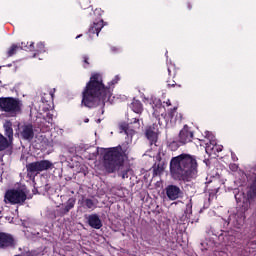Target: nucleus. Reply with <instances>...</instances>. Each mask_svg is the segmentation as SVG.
Returning <instances> with one entry per match:
<instances>
[{"label":"nucleus","instance_id":"aec40b11","mask_svg":"<svg viewBox=\"0 0 256 256\" xmlns=\"http://www.w3.org/2000/svg\"><path fill=\"white\" fill-rule=\"evenodd\" d=\"M25 43L22 42L21 46L17 44H12L11 47L7 51V57H13L19 51V49H23L22 47H25Z\"/></svg>","mask_w":256,"mask_h":256},{"label":"nucleus","instance_id":"ddd939ff","mask_svg":"<svg viewBox=\"0 0 256 256\" xmlns=\"http://www.w3.org/2000/svg\"><path fill=\"white\" fill-rule=\"evenodd\" d=\"M103 27H105V22L103 21V19L99 20L98 22H94L88 30V37H90V39H93V37H99V33H101V29H103Z\"/></svg>","mask_w":256,"mask_h":256},{"label":"nucleus","instance_id":"bb28decb","mask_svg":"<svg viewBox=\"0 0 256 256\" xmlns=\"http://www.w3.org/2000/svg\"><path fill=\"white\" fill-rule=\"evenodd\" d=\"M175 116L177 117V107L170 109L168 112V117H169V119H171V121H172L173 117H175Z\"/></svg>","mask_w":256,"mask_h":256},{"label":"nucleus","instance_id":"0eeeda50","mask_svg":"<svg viewBox=\"0 0 256 256\" xmlns=\"http://www.w3.org/2000/svg\"><path fill=\"white\" fill-rule=\"evenodd\" d=\"M48 169H53V164L49 160H40L36 162H31L26 165V171L28 175H34V173L48 171Z\"/></svg>","mask_w":256,"mask_h":256},{"label":"nucleus","instance_id":"4468645a","mask_svg":"<svg viewBox=\"0 0 256 256\" xmlns=\"http://www.w3.org/2000/svg\"><path fill=\"white\" fill-rule=\"evenodd\" d=\"M152 109H153V117L157 119V121L160 120L161 115L165 113V106H163V103L161 100H154L152 104Z\"/></svg>","mask_w":256,"mask_h":256},{"label":"nucleus","instance_id":"2eb2a0df","mask_svg":"<svg viewBox=\"0 0 256 256\" xmlns=\"http://www.w3.org/2000/svg\"><path fill=\"white\" fill-rule=\"evenodd\" d=\"M88 225L92 227V229H101V227H103V222H101L99 215L91 214L88 216Z\"/></svg>","mask_w":256,"mask_h":256},{"label":"nucleus","instance_id":"4be33fe9","mask_svg":"<svg viewBox=\"0 0 256 256\" xmlns=\"http://www.w3.org/2000/svg\"><path fill=\"white\" fill-rule=\"evenodd\" d=\"M151 235H152V233H151V230H149V229H143L141 231V239L143 241H149V239L151 238Z\"/></svg>","mask_w":256,"mask_h":256},{"label":"nucleus","instance_id":"a19ab883","mask_svg":"<svg viewBox=\"0 0 256 256\" xmlns=\"http://www.w3.org/2000/svg\"><path fill=\"white\" fill-rule=\"evenodd\" d=\"M179 117H180V119H181V114H179Z\"/></svg>","mask_w":256,"mask_h":256},{"label":"nucleus","instance_id":"7c9ffc66","mask_svg":"<svg viewBox=\"0 0 256 256\" xmlns=\"http://www.w3.org/2000/svg\"><path fill=\"white\" fill-rule=\"evenodd\" d=\"M215 149L218 153H221V151H223V146H215Z\"/></svg>","mask_w":256,"mask_h":256},{"label":"nucleus","instance_id":"39448f33","mask_svg":"<svg viewBox=\"0 0 256 256\" xmlns=\"http://www.w3.org/2000/svg\"><path fill=\"white\" fill-rule=\"evenodd\" d=\"M193 137L194 134L191 131V127L185 124L179 132L178 140L171 142L170 147L174 150L179 149L181 145H187V143H191V141H193Z\"/></svg>","mask_w":256,"mask_h":256},{"label":"nucleus","instance_id":"b1692460","mask_svg":"<svg viewBox=\"0 0 256 256\" xmlns=\"http://www.w3.org/2000/svg\"><path fill=\"white\" fill-rule=\"evenodd\" d=\"M79 5L81 9H89V7H91V0H85V1L80 0Z\"/></svg>","mask_w":256,"mask_h":256},{"label":"nucleus","instance_id":"e433bc0d","mask_svg":"<svg viewBox=\"0 0 256 256\" xmlns=\"http://www.w3.org/2000/svg\"><path fill=\"white\" fill-rule=\"evenodd\" d=\"M166 105H167V107H171V100H168V101L166 102Z\"/></svg>","mask_w":256,"mask_h":256},{"label":"nucleus","instance_id":"cd10ccee","mask_svg":"<svg viewBox=\"0 0 256 256\" xmlns=\"http://www.w3.org/2000/svg\"><path fill=\"white\" fill-rule=\"evenodd\" d=\"M82 59H83V67H84V69H88L89 65H91V63H89V56L84 55L82 57Z\"/></svg>","mask_w":256,"mask_h":256},{"label":"nucleus","instance_id":"9b49d317","mask_svg":"<svg viewBox=\"0 0 256 256\" xmlns=\"http://www.w3.org/2000/svg\"><path fill=\"white\" fill-rule=\"evenodd\" d=\"M24 51H32L34 53V57H37L40 53H45V43L39 42L36 44L33 42H27L25 46H22Z\"/></svg>","mask_w":256,"mask_h":256},{"label":"nucleus","instance_id":"a211bd4d","mask_svg":"<svg viewBox=\"0 0 256 256\" xmlns=\"http://www.w3.org/2000/svg\"><path fill=\"white\" fill-rule=\"evenodd\" d=\"M130 109L134 113L141 115V113H143V103L137 99H133L132 103L130 104Z\"/></svg>","mask_w":256,"mask_h":256},{"label":"nucleus","instance_id":"f704fd0d","mask_svg":"<svg viewBox=\"0 0 256 256\" xmlns=\"http://www.w3.org/2000/svg\"><path fill=\"white\" fill-rule=\"evenodd\" d=\"M233 161H237V156H235V153L231 154Z\"/></svg>","mask_w":256,"mask_h":256},{"label":"nucleus","instance_id":"20e7f679","mask_svg":"<svg viewBox=\"0 0 256 256\" xmlns=\"http://www.w3.org/2000/svg\"><path fill=\"white\" fill-rule=\"evenodd\" d=\"M23 102L15 97H0V111L9 113L11 117H15L21 113Z\"/></svg>","mask_w":256,"mask_h":256},{"label":"nucleus","instance_id":"5701e85b","mask_svg":"<svg viewBox=\"0 0 256 256\" xmlns=\"http://www.w3.org/2000/svg\"><path fill=\"white\" fill-rule=\"evenodd\" d=\"M161 173H163V167L161 166V164H154L153 166V175L157 176V175H161Z\"/></svg>","mask_w":256,"mask_h":256},{"label":"nucleus","instance_id":"c85d7f7f","mask_svg":"<svg viewBox=\"0 0 256 256\" xmlns=\"http://www.w3.org/2000/svg\"><path fill=\"white\" fill-rule=\"evenodd\" d=\"M169 77H175V67L171 66L167 68Z\"/></svg>","mask_w":256,"mask_h":256},{"label":"nucleus","instance_id":"72a5a7b5","mask_svg":"<svg viewBox=\"0 0 256 256\" xmlns=\"http://www.w3.org/2000/svg\"><path fill=\"white\" fill-rule=\"evenodd\" d=\"M157 161H161V152H159L156 156Z\"/></svg>","mask_w":256,"mask_h":256},{"label":"nucleus","instance_id":"a878e982","mask_svg":"<svg viewBox=\"0 0 256 256\" xmlns=\"http://www.w3.org/2000/svg\"><path fill=\"white\" fill-rule=\"evenodd\" d=\"M129 169L122 170L118 173L119 177H122V179H129Z\"/></svg>","mask_w":256,"mask_h":256},{"label":"nucleus","instance_id":"1a4fd4ad","mask_svg":"<svg viewBox=\"0 0 256 256\" xmlns=\"http://www.w3.org/2000/svg\"><path fill=\"white\" fill-rule=\"evenodd\" d=\"M20 137L23 141L31 142L32 139H35V129L33 124L28 123L24 124L20 128Z\"/></svg>","mask_w":256,"mask_h":256},{"label":"nucleus","instance_id":"58836bf2","mask_svg":"<svg viewBox=\"0 0 256 256\" xmlns=\"http://www.w3.org/2000/svg\"><path fill=\"white\" fill-rule=\"evenodd\" d=\"M81 37H83V34H80V35L76 36V39H79Z\"/></svg>","mask_w":256,"mask_h":256},{"label":"nucleus","instance_id":"393cba45","mask_svg":"<svg viewBox=\"0 0 256 256\" xmlns=\"http://www.w3.org/2000/svg\"><path fill=\"white\" fill-rule=\"evenodd\" d=\"M119 129L121 132L124 131V133L127 134V131H129V124L128 123H125V122H122L119 124Z\"/></svg>","mask_w":256,"mask_h":256},{"label":"nucleus","instance_id":"6e6552de","mask_svg":"<svg viewBox=\"0 0 256 256\" xmlns=\"http://www.w3.org/2000/svg\"><path fill=\"white\" fill-rule=\"evenodd\" d=\"M15 247V237L7 232H0V249H13Z\"/></svg>","mask_w":256,"mask_h":256},{"label":"nucleus","instance_id":"9d476101","mask_svg":"<svg viewBox=\"0 0 256 256\" xmlns=\"http://www.w3.org/2000/svg\"><path fill=\"white\" fill-rule=\"evenodd\" d=\"M166 195L170 201H177L183 197V190L177 185L170 184L166 187Z\"/></svg>","mask_w":256,"mask_h":256},{"label":"nucleus","instance_id":"c9c22d12","mask_svg":"<svg viewBox=\"0 0 256 256\" xmlns=\"http://www.w3.org/2000/svg\"><path fill=\"white\" fill-rule=\"evenodd\" d=\"M187 209H190V213H191V210L193 209V206L191 204H188Z\"/></svg>","mask_w":256,"mask_h":256},{"label":"nucleus","instance_id":"c756f323","mask_svg":"<svg viewBox=\"0 0 256 256\" xmlns=\"http://www.w3.org/2000/svg\"><path fill=\"white\" fill-rule=\"evenodd\" d=\"M103 10L101 8H97L96 10H94V15H96V17H101V15H103Z\"/></svg>","mask_w":256,"mask_h":256},{"label":"nucleus","instance_id":"f8f14e48","mask_svg":"<svg viewBox=\"0 0 256 256\" xmlns=\"http://www.w3.org/2000/svg\"><path fill=\"white\" fill-rule=\"evenodd\" d=\"M157 131V124H152L150 127L146 129L145 133L148 141L150 142V145H155V147H157V139H159Z\"/></svg>","mask_w":256,"mask_h":256},{"label":"nucleus","instance_id":"f3484780","mask_svg":"<svg viewBox=\"0 0 256 256\" xmlns=\"http://www.w3.org/2000/svg\"><path fill=\"white\" fill-rule=\"evenodd\" d=\"M84 209H89L90 211H95L97 209V204L99 201L97 199L85 198L82 201Z\"/></svg>","mask_w":256,"mask_h":256},{"label":"nucleus","instance_id":"dca6fc26","mask_svg":"<svg viewBox=\"0 0 256 256\" xmlns=\"http://www.w3.org/2000/svg\"><path fill=\"white\" fill-rule=\"evenodd\" d=\"M75 198H69L65 204V207L60 208V215L63 217L64 215H67L71 209H74L75 203H76Z\"/></svg>","mask_w":256,"mask_h":256},{"label":"nucleus","instance_id":"2f4dec72","mask_svg":"<svg viewBox=\"0 0 256 256\" xmlns=\"http://www.w3.org/2000/svg\"><path fill=\"white\" fill-rule=\"evenodd\" d=\"M230 169H232V171H237V169H238L237 164H232Z\"/></svg>","mask_w":256,"mask_h":256},{"label":"nucleus","instance_id":"4c0bfd02","mask_svg":"<svg viewBox=\"0 0 256 256\" xmlns=\"http://www.w3.org/2000/svg\"><path fill=\"white\" fill-rule=\"evenodd\" d=\"M131 123H139V119L134 118V119H133V122H131Z\"/></svg>","mask_w":256,"mask_h":256},{"label":"nucleus","instance_id":"412c9836","mask_svg":"<svg viewBox=\"0 0 256 256\" xmlns=\"http://www.w3.org/2000/svg\"><path fill=\"white\" fill-rule=\"evenodd\" d=\"M9 147V140L0 133V151H5Z\"/></svg>","mask_w":256,"mask_h":256},{"label":"nucleus","instance_id":"6ab92c4d","mask_svg":"<svg viewBox=\"0 0 256 256\" xmlns=\"http://www.w3.org/2000/svg\"><path fill=\"white\" fill-rule=\"evenodd\" d=\"M3 127L6 137H8L9 141H13V123L11 121H6Z\"/></svg>","mask_w":256,"mask_h":256},{"label":"nucleus","instance_id":"473e14b6","mask_svg":"<svg viewBox=\"0 0 256 256\" xmlns=\"http://www.w3.org/2000/svg\"><path fill=\"white\" fill-rule=\"evenodd\" d=\"M176 85H177V83H175V81H173V82L168 81V87H175Z\"/></svg>","mask_w":256,"mask_h":256},{"label":"nucleus","instance_id":"7ed1b4c3","mask_svg":"<svg viewBox=\"0 0 256 256\" xmlns=\"http://www.w3.org/2000/svg\"><path fill=\"white\" fill-rule=\"evenodd\" d=\"M103 159L108 173H115L119 167H123L125 159H129V143L124 142L116 147L108 148Z\"/></svg>","mask_w":256,"mask_h":256},{"label":"nucleus","instance_id":"f03ea898","mask_svg":"<svg viewBox=\"0 0 256 256\" xmlns=\"http://www.w3.org/2000/svg\"><path fill=\"white\" fill-rule=\"evenodd\" d=\"M199 174V163L197 156L182 153L170 160V175L174 181L182 183H191L197 179Z\"/></svg>","mask_w":256,"mask_h":256},{"label":"nucleus","instance_id":"ea45409f","mask_svg":"<svg viewBox=\"0 0 256 256\" xmlns=\"http://www.w3.org/2000/svg\"><path fill=\"white\" fill-rule=\"evenodd\" d=\"M188 9H191V4L190 3H188Z\"/></svg>","mask_w":256,"mask_h":256},{"label":"nucleus","instance_id":"423d86ee","mask_svg":"<svg viewBox=\"0 0 256 256\" xmlns=\"http://www.w3.org/2000/svg\"><path fill=\"white\" fill-rule=\"evenodd\" d=\"M4 199L11 205H23L27 201V194L23 190L11 189L6 191Z\"/></svg>","mask_w":256,"mask_h":256},{"label":"nucleus","instance_id":"f257e3e1","mask_svg":"<svg viewBox=\"0 0 256 256\" xmlns=\"http://www.w3.org/2000/svg\"><path fill=\"white\" fill-rule=\"evenodd\" d=\"M117 83H119V76H115L109 86H105L103 75L97 72L93 73L82 91L81 105L88 109H95L99 105L105 107V102L109 101L113 95L111 85H117Z\"/></svg>","mask_w":256,"mask_h":256}]
</instances>
